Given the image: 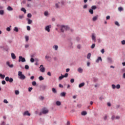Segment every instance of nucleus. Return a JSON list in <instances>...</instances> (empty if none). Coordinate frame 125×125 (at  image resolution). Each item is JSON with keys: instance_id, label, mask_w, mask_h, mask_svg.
I'll return each mask as SVG.
<instances>
[{"instance_id": "f257e3e1", "label": "nucleus", "mask_w": 125, "mask_h": 125, "mask_svg": "<svg viewBox=\"0 0 125 125\" xmlns=\"http://www.w3.org/2000/svg\"><path fill=\"white\" fill-rule=\"evenodd\" d=\"M48 112H49V110H48V109L44 107L42 109V112L40 113V115H41L42 114H43L44 115H45L47 114Z\"/></svg>"}, {"instance_id": "f03ea898", "label": "nucleus", "mask_w": 125, "mask_h": 125, "mask_svg": "<svg viewBox=\"0 0 125 125\" xmlns=\"http://www.w3.org/2000/svg\"><path fill=\"white\" fill-rule=\"evenodd\" d=\"M67 30H69V27L65 26L64 25L62 26V27L61 28V32L64 33V31H67Z\"/></svg>"}, {"instance_id": "7ed1b4c3", "label": "nucleus", "mask_w": 125, "mask_h": 125, "mask_svg": "<svg viewBox=\"0 0 125 125\" xmlns=\"http://www.w3.org/2000/svg\"><path fill=\"white\" fill-rule=\"evenodd\" d=\"M23 116H28V117H30V116H31V113L30 112H29V111L26 110L25 111H24L23 113H22Z\"/></svg>"}, {"instance_id": "20e7f679", "label": "nucleus", "mask_w": 125, "mask_h": 125, "mask_svg": "<svg viewBox=\"0 0 125 125\" xmlns=\"http://www.w3.org/2000/svg\"><path fill=\"white\" fill-rule=\"evenodd\" d=\"M18 76L20 77L21 79H25L26 77L24 76V75L22 73V72L19 71L18 72Z\"/></svg>"}, {"instance_id": "39448f33", "label": "nucleus", "mask_w": 125, "mask_h": 125, "mask_svg": "<svg viewBox=\"0 0 125 125\" xmlns=\"http://www.w3.org/2000/svg\"><path fill=\"white\" fill-rule=\"evenodd\" d=\"M19 58V62H21H21H26V59L22 56H20Z\"/></svg>"}, {"instance_id": "423d86ee", "label": "nucleus", "mask_w": 125, "mask_h": 125, "mask_svg": "<svg viewBox=\"0 0 125 125\" xmlns=\"http://www.w3.org/2000/svg\"><path fill=\"white\" fill-rule=\"evenodd\" d=\"M68 77V73H65L64 75H61V76L59 77V79H63L64 78H67Z\"/></svg>"}, {"instance_id": "0eeeda50", "label": "nucleus", "mask_w": 125, "mask_h": 125, "mask_svg": "<svg viewBox=\"0 0 125 125\" xmlns=\"http://www.w3.org/2000/svg\"><path fill=\"white\" fill-rule=\"evenodd\" d=\"M40 71L41 72H42V73L44 72V71H45V68H44V67H43V65H41L40 66Z\"/></svg>"}, {"instance_id": "6e6552de", "label": "nucleus", "mask_w": 125, "mask_h": 125, "mask_svg": "<svg viewBox=\"0 0 125 125\" xmlns=\"http://www.w3.org/2000/svg\"><path fill=\"white\" fill-rule=\"evenodd\" d=\"M50 27H51V26L48 25V26H46L45 28V31H47V32H50Z\"/></svg>"}, {"instance_id": "1a4fd4ad", "label": "nucleus", "mask_w": 125, "mask_h": 125, "mask_svg": "<svg viewBox=\"0 0 125 125\" xmlns=\"http://www.w3.org/2000/svg\"><path fill=\"white\" fill-rule=\"evenodd\" d=\"M46 87H47L46 85H43L41 86V90H45L46 89Z\"/></svg>"}, {"instance_id": "9d476101", "label": "nucleus", "mask_w": 125, "mask_h": 125, "mask_svg": "<svg viewBox=\"0 0 125 125\" xmlns=\"http://www.w3.org/2000/svg\"><path fill=\"white\" fill-rule=\"evenodd\" d=\"M39 99L40 101H43L44 100V97L43 96H40L39 97Z\"/></svg>"}, {"instance_id": "9b49d317", "label": "nucleus", "mask_w": 125, "mask_h": 125, "mask_svg": "<svg viewBox=\"0 0 125 125\" xmlns=\"http://www.w3.org/2000/svg\"><path fill=\"white\" fill-rule=\"evenodd\" d=\"M26 20L28 24H31L33 23V21H32V20H30L29 18L27 19Z\"/></svg>"}, {"instance_id": "f8f14e48", "label": "nucleus", "mask_w": 125, "mask_h": 125, "mask_svg": "<svg viewBox=\"0 0 125 125\" xmlns=\"http://www.w3.org/2000/svg\"><path fill=\"white\" fill-rule=\"evenodd\" d=\"M60 96L62 97H65V96H66V93L64 92H62L60 94Z\"/></svg>"}, {"instance_id": "ddd939ff", "label": "nucleus", "mask_w": 125, "mask_h": 125, "mask_svg": "<svg viewBox=\"0 0 125 125\" xmlns=\"http://www.w3.org/2000/svg\"><path fill=\"white\" fill-rule=\"evenodd\" d=\"M83 70L81 67H79L78 69V71L79 72V73H83Z\"/></svg>"}, {"instance_id": "4468645a", "label": "nucleus", "mask_w": 125, "mask_h": 125, "mask_svg": "<svg viewBox=\"0 0 125 125\" xmlns=\"http://www.w3.org/2000/svg\"><path fill=\"white\" fill-rule=\"evenodd\" d=\"M84 84L85 83L83 82L79 84V88H81V87H83V86H84Z\"/></svg>"}, {"instance_id": "2eb2a0df", "label": "nucleus", "mask_w": 125, "mask_h": 125, "mask_svg": "<svg viewBox=\"0 0 125 125\" xmlns=\"http://www.w3.org/2000/svg\"><path fill=\"white\" fill-rule=\"evenodd\" d=\"M11 57L12 59H16V56H15V54L13 53H11Z\"/></svg>"}, {"instance_id": "dca6fc26", "label": "nucleus", "mask_w": 125, "mask_h": 125, "mask_svg": "<svg viewBox=\"0 0 125 125\" xmlns=\"http://www.w3.org/2000/svg\"><path fill=\"white\" fill-rule=\"evenodd\" d=\"M6 82H9V83H12L13 82V79H6Z\"/></svg>"}, {"instance_id": "f3484780", "label": "nucleus", "mask_w": 125, "mask_h": 125, "mask_svg": "<svg viewBox=\"0 0 125 125\" xmlns=\"http://www.w3.org/2000/svg\"><path fill=\"white\" fill-rule=\"evenodd\" d=\"M102 61V58H101V57H99L96 61V62L97 63H98L99 61Z\"/></svg>"}, {"instance_id": "a211bd4d", "label": "nucleus", "mask_w": 125, "mask_h": 125, "mask_svg": "<svg viewBox=\"0 0 125 125\" xmlns=\"http://www.w3.org/2000/svg\"><path fill=\"white\" fill-rule=\"evenodd\" d=\"M92 39L93 40V41H94L95 42V41H96V39L95 37V35H94V34H92Z\"/></svg>"}, {"instance_id": "6ab92c4d", "label": "nucleus", "mask_w": 125, "mask_h": 125, "mask_svg": "<svg viewBox=\"0 0 125 125\" xmlns=\"http://www.w3.org/2000/svg\"><path fill=\"white\" fill-rule=\"evenodd\" d=\"M98 18V16H95L92 18V21H96L97 20Z\"/></svg>"}, {"instance_id": "aec40b11", "label": "nucleus", "mask_w": 125, "mask_h": 125, "mask_svg": "<svg viewBox=\"0 0 125 125\" xmlns=\"http://www.w3.org/2000/svg\"><path fill=\"white\" fill-rule=\"evenodd\" d=\"M57 106H60L61 105V102L59 101H58L56 102Z\"/></svg>"}, {"instance_id": "412c9836", "label": "nucleus", "mask_w": 125, "mask_h": 125, "mask_svg": "<svg viewBox=\"0 0 125 125\" xmlns=\"http://www.w3.org/2000/svg\"><path fill=\"white\" fill-rule=\"evenodd\" d=\"M7 10H9V11H12V10H13V8H12V7H11V6H9L7 8Z\"/></svg>"}, {"instance_id": "4be33fe9", "label": "nucleus", "mask_w": 125, "mask_h": 125, "mask_svg": "<svg viewBox=\"0 0 125 125\" xmlns=\"http://www.w3.org/2000/svg\"><path fill=\"white\" fill-rule=\"evenodd\" d=\"M20 93V92H19V90H16L15 91V94H16V95H19V94Z\"/></svg>"}, {"instance_id": "5701e85b", "label": "nucleus", "mask_w": 125, "mask_h": 125, "mask_svg": "<svg viewBox=\"0 0 125 125\" xmlns=\"http://www.w3.org/2000/svg\"><path fill=\"white\" fill-rule=\"evenodd\" d=\"M91 57V54L90 53H89L87 55V59H90V57Z\"/></svg>"}, {"instance_id": "b1692460", "label": "nucleus", "mask_w": 125, "mask_h": 125, "mask_svg": "<svg viewBox=\"0 0 125 125\" xmlns=\"http://www.w3.org/2000/svg\"><path fill=\"white\" fill-rule=\"evenodd\" d=\"M86 114H87V113L86 112V111H83L82 113H81V115L82 116H85V115H86Z\"/></svg>"}, {"instance_id": "393cba45", "label": "nucleus", "mask_w": 125, "mask_h": 125, "mask_svg": "<svg viewBox=\"0 0 125 125\" xmlns=\"http://www.w3.org/2000/svg\"><path fill=\"white\" fill-rule=\"evenodd\" d=\"M52 90L53 93H57V90H56V89H55V88H53Z\"/></svg>"}, {"instance_id": "a878e982", "label": "nucleus", "mask_w": 125, "mask_h": 125, "mask_svg": "<svg viewBox=\"0 0 125 125\" xmlns=\"http://www.w3.org/2000/svg\"><path fill=\"white\" fill-rule=\"evenodd\" d=\"M21 11H23L24 12V14H26V9H25V8H22L21 9Z\"/></svg>"}, {"instance_id": "bb28decb", "label": "nucleus", "mask_w": 125, "mask_h": 125, "mask_svg": "<svg viewBox=\"0 0 125 125\" xmlns=\"http://www.w3.org/2000/svg\"><path fill=\"white\" fill-rule=\"evenodd\" d=\"M0 78H1V79H4V78H5V75L0 74Z\"/></svg>"}, {"instance_id": "cd10ccee", "label": "nucleus", "mask_w": 125, "mask_h": 125, "mask_svg": "<svg viewBox=\"0 0 125 125\" xmlns=\"http://www.w3.org/2000/svg\"><path fill=\"white\" fill-rule=\"evenodd\" d=\"M99 100H100V101H102V100H103V99H104V97H103V96H101L99 98Z\"/></svg>"}, {"instance_id": "c85d7f7f", "label": "nucleus", "mask_w": 125, "mask_h": 125, "mask_svg": "<svg viewBox=\"0 0 125 125\" xmlns=\"http://www.w3.org/2000/svg\"><path fill=\"white\" fill-rule=\"evenodd\" d=\"M111 86H112V89H115L116 88V86L114 84H112L111 85Z\"/></svg>"}, {"instance_id": "c756f323", "label": "nucleus", "mask_w": 125, "mask_h": 125, "mask_svg": "<svg viewBox=\"0 0 125 125\" xmlns=\"http://www.w3.org/2000/svg\"><path fill=\"white\" fill-rule=\"evenodd\" d=\"M89 12L90 13V14H93V10H92V9H89Z\"/></svg>"}, {"instance_id": "7c9ffc66", "label": "nucleus", "mask_w": 125, "mask_h": 125, "mask_svg": "<svg viewBox=\"0 0 125 125\" xmlns=\"http://www.w3.org/2000/svg\"><path fill=\"white\" fill-rule=\"evenodd\" d=\"M53 48H54L55 50H57L58 49V46L54 45Z\"/></svg>"}, {"instance_id": "2f4dec72", "label": "nucleus", "mask_w": 125, "mask_h": 125, "mask_svg": "<svg viewBox=\"0 0 125 125\" xmlns=\"http://www.w3.org/2000/svg\"><path fill=\"white\" fill-rule=\"evenodd\" d=\"M14 31H15V32H19V30H18V28L16 27L14 28Z\"/></svg>"}, {"instance_id": "473e14b6", "label": "nucleus", "mask_w": 125, "mask_h": 125, "mask_svg": "<svg viewBox=\"0 0 125 125\" xmlns=\"http://www.w3.org/2000/svg\"><path fill=\"white\" fill-rule=\"evenodd\" d=\"M116 88L117 89H120L121 88V85L120 84H117L116 86Z\"/></svg>"}, {"instance_id": "72a5a7b5", "label": "nucleus", "mask_w": 125, "mask_h": 125, "mask_svg": "<svg viewBox=\"0 0 125 125\" xmlns=\"http://www.w3.org/2000/svg\"><path fill=\"white\" fill-rule=\"evenodd\" d=\"M4 11L3 10H0V15H3Z\"/></svg>"}, {"instance_id": "f704fd0d", "label": "nucleus", "mask_w": 125, "mask_h": 125, "mask_svg": "<svg viewBox=\"0 0 125 125\" xmlns=\"http://www.w3.org/2000/svg\"><path fill=\"white\" fill-rule=\"evenodd\" d=\"M30 62H31V63H34L35 62V59H34L33 58H31L30 59Z\"/></svg>"}, {"instance_id": "c9c22d12", "label": "nucleus", "mask_w": 125, "mask_h": 125, "mask_svg": "<svg viewBox=\"0 0 125 125\" xmlns=\"http://www.w3.org/2000/svg\"><path fill=\"white\" fill-rule=\"evenodd\" d=\"M91 8L92 10H94L95 9H96L97 7L96 6L94 5L91 7Z\"/></svg>"}, {"instance_id": "e433bc0d", "label": "nucleus", "mask_w": 125, "mask_h": 125, "mask_svg": "<svg viewBox=\"0 0 125 125\" xmlns=\"http://www.w3.org/2000/svg\"><path fill=\"white\" fill-rule=\"evenodd\" d=\"M118 10L119 11H123V10H124V8H123V7H119Z\"/></svg>"}, {"instance_id": "4c0bfd02", "label": "nucleus", "mask_w": 125, "mask_h": 125, "mask_svg": "<svg viewBox=\"0 0 125 125\" xmlns=\"http://www.w3.org/2000/svg\"><path fill=\"white\" fill-rule=\"evenodd\" d=\"M95 47V44L94 43L92 44V45L91 46V48L92 49H93Z\"/></svg>"}, {"instance_id": "58836bf2", "label": "nucleus", "mask_w": 125, "mask_h": 125, "mask_svg": "<svg viewBox=\"0 0 125 125\" xmlns=\"http://www.w3.org/2000/svg\"><path fill=\"white\" fill-rule=\"evenodd\" d=\"M44 15L45 16H47V15H48V12L47 11H45L44 13Z\"/></svg>"}, {"instance_id": "ea45409f", "label": "nucleus", "mask_w": 125, "mask_h": 125, "mask_svg": "<svg viewBox=\"0 0 125 125\" xmlns=\"http://www.w3.org/2000/svg\"><path fill=\"white\" fill-rule=\"evenodd\" d=\"M27 17L28 18H31L32 17V14L30 13H29L27 14Z\"/></svg>"}, {"instance_id": "a19ab883", "label": "nucleus", "mask_w": 125, "mask_h": 125, "mask_svg": "<svg viewBox=\"0 0 125 125\" xmlns=\"http://www.w3.org/2000/svg\"><path fill=\"white\" fill-rule=\"evenodd\" d=\"M107 118H108V116H107V115H105L104 117V121H106V120H107Z\"/></svg>"}, {"instance_id": "79ce46f5", "label": "nucleus", "mask_w": 125, "mask_h": 125, "mask_svg": "<svg viewBox=\"0 0 125 125\" xmlns=\"http://www.w3.org/2000/svg\"><path fill=\"white\" fill-rule=\"evenodd\" d=\"M25 38L26 42H28V41H29V36H26L25 37Z\"/></svg>"}, {"instance_id": "37998d69", "label": "nucleus", "mask_w": 125, "mask_h": 125, "mask_svg": "<svg viewBox=\"0 0 125 125\" xmlns=\"http://www.w3.org/2000/svg\"><path fill=\"white\" fill-rule=\"evenodd\" d=\"M115 25H116V26H118V27H120V24H119V22L118 21H115Z\"/></svg>"}, {"instance_id": "c03bdc74", "label": "nucleus", "mask_w": 125, "mask_h": 125, "mask_svg": "<svg viewBox=\"0 0 125 125\" xmlns=\"http://www.w3.org/2000/svg\"><path fill=\"white\" fill-rule=\"evenodd\" d=\"M3 102H4V103H5L6 104H7V103H8V101H7V100H6V99L4 100Z\"/></svg>"}, {"instance_id": "a18cd8bd", "label": "nucleus", "mask_w": 125, "mask_h": 125, "mask_svg": "<svg viewBox=\"0 0 125 125\" xmlns=\"http://www.w3.org/2000/svg\"><path fill=\"white\" fill-rule=\"evenodd\" d=\"M116 120H120L121 119V117L119 116H117L115 117Z\"/></svg>"}, {"instance_id": "49530a36", "label": "nucleus", "mask_w": 125, "mask_h": 125, "mask_svg": "<svg viewBox=\"0 0 125 125\" xmlns=\"http://www.w3.org/2000/svg\"><path fill=\"white\" fill-rule=\"evenodd\" d=\"M107 60H108V61L111 63V62H112V59L111 58H107Z\"/></svg>"}, {"instance_id": "de8ad7c7", "label": "nucleus", "mask_w": 125, "mask_h": 125, "mask_svg": "<svg viewBox=\"0 0 125 125\" xmlns=\"http://www.w3.org/2000/svg\"><path fill=\"white\" fill-rule=\"evenodd\" d=\"M24 18V16L23 15H21V16H19V18L20 19H22V18Z\"/></svg>"}, {"instance_id": "09e8293b", "label": "nucleus", "mask_w": 125, "mask_h": 125, "mask_svg": "<svg viewBox=\"0 0 125 125\" xmlns=\"http://www.w3.org/2000/svg\"><path fill=\"white\" fill-rule=\"evenodd\" d=\"M101 52L103 54H104V52H105V50H104V49H102L101 51Z\"/></svg>"}, {"instance_id": "8fccbe9b", "label": "nucleus", "mask_w": 125, "mask_h": 125, "mask_svg": "<svg viewBox=\"0 0 125 125\" xmlns=\"http://www.w3.org/2000/svg\"><path fill=\"white\" fill-rule=\"evenodd\" d=\"M32 90H33V88L32 87H29L28 88V91H29L30 92H31V91H32Z\"/></svg>"}, {"instance_id": "3c124183", "label": "nucleus", "mask_w": 125, "mask_h": 125, "mask_svg": "<svg viewBox=\"0 0 125 125\" xmlns=\"http://www.w3.org/2000/svg\"><path fill=\"white\" fill-rule=\"evenodd\" d=\"M25 69H26V70H28V69H29V65H25Z\"/></svg>"}, {"instance_id": "603ef678", "label": "nucleus", "mask_w": 125, "mask_h": 125, "mask_svg": "<svg viewBox=\"0 0 125 125\" xmlns=\"http://www.w3.org/2000/svg\"><path fill=\"white\" fill-rule=\"evenodd\" d=\"M107 105L108 107H111V103L110 102L107 103Z\"/></svg>"}, {"instance_id": "864d4df0", "label": "nucleus", "mask_w": 125, "mask_h": 125, "mask_svg": "<svg viewBox=\"0 0 125 125\" xmlns=\"http://www.w3.org/2000/svg\"><path fill=\"white\" fill-rule=\"evenodd\" d=\"M27 31H30V30H31V27L29 26H27Z\"/></svg>"}, {"instance_id": "5fc2aeb1", "label": "nucleus", "mask_w": 125, "mask_h": 125, "mask_svg": "<svg viewBox=\"0 0 125 125\" xmlns=\"http://www.w3.org/2000/svg\"><path fill=\"white\" fill-rule=\"evenodd\" d=\"M10 30H11L10 27H7V28H6V30H7L8 32H10Z\"/></svg>"}, {"instance_id": "6e6d98bb", "label": "nucleus", "mask_w": 125, "mask_h": 125, "mask_svg": "<svg viewBox=\"0 0 125 125\" xmlns=\"http://www.w3.org/2000/svg\"><path fill=\"white\" fill-rule=\"evenodd\" d=\"M116 119V117H115L114 115L111 117V120L114 121V120Z\"/></svg>"}, {"instance_id": "4d7b16f0", "label": "nucleus", "mask_w": 125, "mask_h": 125, "mask_svg": "<svg viewBox=\"0 0 125 125\" xmlns=\"http://www.w3.org/2000/svg\"><path fill=\"white\" fill-rule=\"evenodd\" d=\"M70 82L72 83H74V82H75V80L74 79H71L70 80Z\"/></svg>"}, {"instance_id": "13d9d810", "label": "nucleus", "mask_w": 125, "mask_h": 125, "mask_svg": "<svg viewBox=\"0 0 125 125\" xmlns=\"http://www.w3.org/2000/svg\"><path fill=\"white\" fill-rule=\"evenodd\" d=\"M47 75L49 76V77L51 76V73L50 72H47Z\"/></svg>"}, {"instance_id": "bf43d9fd", "label": "nucleus", "mask_w": 125, "mask_h": 125, "mask_svg": "<svg viewBox=\"0 0 125 125\" xmlns=\"http://www.w3.org/2000/svg\"><path fill=\"white\" fill-rule=\"evenodd\" d=\"M110 18V16H107L106 17V20H109Z\"/></svg>"}, {"instance_id": "052dcab7", "label": "nucleus", "mask_w": 125, "mask_h": 125, "mask_svg": "<svg viewBox=\"0 0 125 125\" xmlns=\"http://www.w3.org/2000/svg\"><path fill=\"white\" fill-rule=\"evenodd\" d=\"M36 84H37V83H36V82L34 81L32 82V85H36Z\"/></svg>"}, {"instance_id": "680f3d73", "label": "nucleus", "mask_w": 125, "mask_h": 125, "mask_svg": "<svg viewBox=\"0 0 125 125\" xmlns=\"http://www.w3.org/2000/svg\"><path fill=\"white\" fill-rule=\"evenodd\" d=\"M1 83L2 84H5L6 83L5 81H2Z\"/></svg>"}, {"instance_id": "e2e57ef3", "label": "nucleus", "mask_w": 125, "mask_h": 125, "mask_svg": "<svg viewBox=\"0 0 125 125\" xmlns=\"http://www.w3.org/2000/svg\"><path fill=\"white\" fill-rule=\"evenodd\" d=\"M0 125H5V122H2L1 123Z\"/></svg>"}, {"instance_id": "0e129e2a", "label": "nucleus", "mask_w": 125, "mask_h": 125, "mask_svg": "<svg viewBox=\"0 0 125 125\" xmlns=\"http://www.w3.org/2000/svg\"><path fill=\"white\" fill-rule=\"evenodd\" d=\"M77 48H78V49H80V48H81V45L80 44L77 45Z\"/></svg>"}, {"instance_id": "69168bd1", "label": "nucleus", "mask_w": 125, "mask_h": 125, "mask_svg": "<svg viewBox=\"0 0 125 125\" xmlns=\"http://www.w3.org/2000/svg\"><path fill=\"white\" fill-rule=\"evenodd\" d=\"M73 99H76V98H77V95H74V96H73Z\"/></svg>"}, {"instance_id": "338daca9", "label": "nucleus", "mask_w": 125, "mask_h": 125, "mask_svg": "<svg viewBox=\"0 0 125 125\" xmlns=\"http://www.w3.org/2000/svg\"><path fill=\"white\" fill-rule=\"evenodd\" d=\"M122 44H125V40H123V41L122 42Z\"/></svg>"}, {"instance_id": "774afa93", "label": "nucleus", "mask_w": 125, "mask_h": 125, "mask_svg": "<svg viewBox=\"0 0 125 125\" xmlns=\"http://www.w3.org/2000/svg\"><path fill=\"white\" fill-rule=\"evenodd\" d=\"M25 48H28V47H29V44H26L25 45Z\"/></svg>"}]
</instances>
